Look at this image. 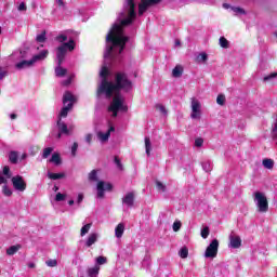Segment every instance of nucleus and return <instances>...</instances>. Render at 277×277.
Here are the masks:
<instances>
[{"label":"nucleus","mask_w":277,"mask_h":277,"mask_svg":"<svg viewBox=\"0 0 277 277\" xmlns=\"http://www.w3.org/2000/svg\"><path fill=\"white\" fill-rule=\"evenodd\" d=\"M135 8H137V0H126L123 3V9L118 16L117 22L113 25L108 34L106 35V49L104 52V65L100 70L101 83L97 87V98L105 96L109 98L115 94L113 102L108 106V114L116 118L118 113L127 114L129 107L124 103V97H122L118 92L123 90L129 92L133 84L127 78V75L118 72L115 76V83L111 82V71H109V64L116 62L120 57V53L124 51L127 42H129V37L124 36V27L131 25L135 21Z\"/></svg>","instance_id":"obj_1"},{"label":"nucleus","mask_w":277,"mask_h":277,"mask_svg":"<svg viewBox=\"0 0 277 277\" xmlns=\"http://www.w3.org/2000/svg\"><path fill=\"white\" fill-rule=\"evenodd\" d=\"M75 101L76 97L75 95H72V93L70 92H65L64 96H63V105L64 107L62 108L60 115H58V120H57V127H58V133H57V138L60 140V137H62L63 135H70V131H72V129H75V127L70 126L68 128V126H66V123L64 121H62V118H66V116H68V111H70L72 109V105H75Z\"/></svg>","instance_id":"obj_2"},{"label":"nucleus","mask_w":277,"mask_h":277,"mask_svg":"<svg viewBox=\"0 0 277 277\" xmlns=\"http://www.w3.org/2000/svg\"><path fill=\"white\" fill-rule=\"evenodd\" d=\"M75 39H69L68 43L61 44L56 48V62L57 66L55 68V75L56 77H64L68 70L64 67H62V64H64V60H66L67 53H72L75 51Z\"/></svg>","instance_id":"obj_3"},{"label":"nucleus","mask_w":277,"mask_h":277,"mask_svg":"<svg viewBox=\"0 0 277 277\" xmlns=\"http://www.w3.org/2000/svg\"><path fill=\"white\" fill-rule=\"evenodd\" d=\"M49 57V50H41L38 54H35L29 61H21L15 64L17 70H25L26 68H31L37 62H44Z\"/></svg>","instance_id":"obj_4"},{"label":"nucleus","mask_w":277,"mask_h":277,"mask_svg":"<svg viewBox=\"0 0 277 277\" xmlns=\"http://www.w3.org/2000/svg\"><path fill=\"white\" fill-rule=\"evenodd\" d=\"M253 202L259 213H267V211H269V201H267V196L265 195V193H253Z\"/></svg>","instance_id":"obj_5"},{"label":"nucleus","mask_w":277,"mask_h":277,"mask_svg":"<svg viewBox=\"0 0 277 277\" xmlns=\"http://www.w3.org/2000/svg\"><path fill=\"white\" fill-rule=\"evenodd\" d=\"M190 118L193 120H200L201 116H202V104L200 103V101L196 97H193L190 100Z\"/></svg>","instance_id":"obj_6"},{"label":"nucleus","mask_w":277,"mask_h":277,"mask_svg":"<svg viewBox=\"0 0 277 277\" xmlns=\"http://www.w3.org/2000/svg\"><path fill=\"white\" fill-rule=\"evenodd\" d=\"M219 248H220V241H217V239L212 240L206 249L205 258L215 259V256H217Z\"/></svg>","instance_id":"obj_7"},{"label":"nucleus","mask_w":277,"mask_h":277,"mask_svg":"<svg viewBox=\"0 0 277 277\" xmlns=\"http://www.w3.org/2000/svg\"><path fill=\"white\" fill-rule=\"evenodd\" d=\"M11 183L16 192H25L27 189V182L21 175L13 176Z\"/></svg>","instance_id":"obj_8"},{"label":"nucleus","mask_w":277,"mask_h":277,"mask_svg":"<svg viewBox=\"0 0 277 277\" xmlns=\"http://www.w3.org/2000/svg\"><path fill=\"white\" fill-rule=\"evenodd\" d=\"M97 198H105V192H111V184L100 181L96 185Z\"/></svg>","instance_id":"obj_9"},{"label":"nucleus","mask_w":277,"mask_h":277,"mask_svg":"<svg viewBox=\"0 0 277 277\" xmlns=\"http://www.w3.org/2000/svg\"><path fill=\"white\" fill-rule=\"evenodd\" d=\"M157 3H161V0H142L138 4V14L142 16L150 5H157Z\"/></svg>","instance_id":"obj_10"},{"label":"nucleus","mask_w":277,"mask_h":277,"mask_svg":"<svg viewBox=\"0 0 277 277\" xmlns=\"http://www.w3.org/2000/svg\"><path fill=\"white\" fill-rule=\"evenodd\" d=\"M116 129L114 126H109L108 130L106 132L100 131L97 132V140L101 142V144H105V142H109V137L111 133H114Z\"/></svg>","instance_id":"obj_11"},{"label":"nucleus","mask_w":277,"mask_h":277,"mask_svg":"<svg viewBox=\"0 0 277 277\" xmlns=\"http://www.w3.org/2000/svg\"><path fill=\"white\" fill-rule=\"evenodd\" d=\"M229 248H233L234 250L241 248V237L233 232L229 235Z\"/></svg>","instance_id":"obj_12"},{"label":"nucleus","mask_w":277,"mask_h":277,"mask_svg":"<svg viewBox=\"0 0 277 277\" xmlns=\"http://www.w3.org/2000/svg\"><path fill=\"white\" fill-rule=\"evenodd\" d=\"M134 202H135V195L133 193H128L122 198V205H126V207H133Z\"/></svg>","instance_id":"obj_13"},{"label":"nucleus","mask_w":277,"mask_h":277,"mask_svg":"<svg viewBox=\"0 0 277 277\" xmlns=\"http://www.w3.org/2000/svg\"><path fill=\"white\" fill-rule=\"evenodd\" d=\"M97 239H98V234L96 233L90 234L85 241L87 248H91V246H94V242L97 241Z\"/></svg>","instance_id":"obj_14"},{"label":"nucleus","mask_w":277,"mask_h":277,"mask_svg":"<svg viewBox=\"0 0 277 277\" xmlns=\"http://www.w3.org/2000/svg\"><path fill=\"white\" fill-rule=\"evenodd\" d=\"M55 40L61 44H68V42H66L68 40V31L61 32L58 36L55 37Z\"/></svg>","instance_id":"obj_15"},{"label":"nucleus","mask_w":277,"mask_h":277,"mask_svg":"<svg viewBox=\"0 0 277 277\" xmlns=\"http://www.w3.org/2000/svg\"><path fill=\"white\" fill-rule=\"evenodd\" d=\"M50 163H54V166H62V157L58 153L52 154V157L49 159Z\"/></svg>","instance_id":"obj_16"},{"label":"nucleus","mask_w":277,"mask_h":277,"mask_svg":"<svg viewBox=\"0 0 277 277\" xmlns=\"http://www.w3.org/2000/svg\"><path fill=\"white\" fill-rule=\"evenodd\" d=\"M122 235H124V224L119 223L115 228V237H117V239H120Z\"/></svg>","instance_id":"obj_17"},{"label":"nucleus","mask_w":277,"mask_h":277,"mask_svg":"<svg viewBox=\"0 0 277 277\" xmlns=\"http://www.w3.org/2000/svg\"><path fill=\"white\" fill-rule=\"evenodd\" d=\"M209 61V54L207 52H201L196 56L197 64H206Z\"/></svg>","instance_id":"obj_18"},{"label":"nucleus","mask_w":277,"mask_h":277,"mask_svg":"<svg viewBox=\"0 0 277 277\" xmlns=\"http://www.w3.org/2000/svg\"><path fill=\"white\" fill-rule=\"evenodd\" d=\"M172 77L179 79V77H183V66L176 65L172 70Z\"/></svg>","instance_id":"obj_19"},{"label":"nucleus","mask_w":277,"mask_h":277,"mask_svg":"<svg viewBox=\"0 0 277 277\" xmlns=\"http://www.w3.org/2000/svg\"><path fill=\"white\" fill-rule=\"evenodd\" d=\"M145 153L147 157H150V153H153V143H150V137H145Z\"/></svg>","instance_id":"obj_20"},{"label":"nucleus","mask_w":277,"mask_h":277,"mask_svg":"<svg viewBox=\"0 0 277 277\" xmlns=\"http://www.w3.org/2000/svg\"><path fill=\"white\" fill-rule=\"evenodd\" d=\"M262 164L266 170H274V160L272 158L263 159Z\"/></svg>","instance_id":"obj_21"},{"label":"nucleus","mask_w":277,"mask_h":277,"mask_svg":"<svg viewBox=\"0 0 277 277\" xmlns=\"http://www.w3.org/2000/svg\"><path fill=\"white\" fill-rule=\"evenodd\" d=\"M64 176H66L64 173L48 172V179H51V181H60V179H64Z\"/></svg>","instance_id":"obj_22"},{"label":"nucleus","mask_w":277,"mask_h":277,"mask_svg":"<svg viewBox=\"0 0 277 277\" xmlns=\"http://www.w3.org/2000/svg\"><path fill=\"white\" fill-rule=\"evenodd\" d=\"M98 272H101V267L94 266L88 269V277H97Z\"/></svg>","instance_id":"obj_23"},{"label":"nucleus","mask_w":277,"mask_h":277,"mask_svg":"<svg viewBox=\"0 0 277 277\" xmlns=\"http://www.w3.org/2000/svg\"><path fill=\"white\" fill-rule=\"evenodd\" d=\"M21 249V245H15V246H11L8 250H6V254L9 256H14V254L16 252H18Z\"/></svg>","instance_id":"obj_24"},{"label":"nucleus","mask_w":277,"mask_h":277,"mask_svg":"<svg viewBox=\"0 0 277 277\" xmlns=\"http://www.w3.org/2000/svg\"><path fill=\"white\" fill-rule=\"evenodd\" d=\"M219 44L222 49H228L230 47V43L228 42V39L225 37H220Z\"/></svg>","instance_id":"obj_25"},{"label":"nucleus","mask_w":277,"mask_h":277,"mask_svg":"<svg viewBox=\"0 0 277 277\" xmlns=\"http://www.w3.org/2000/svg\"><path fill=\"white\" fill-rule=\"evenodd\" d=\"M90 228H92V224H90V223L82 226V228L80 230L81 237H85V235H88L90 233Z\"/></svg>","instance_id":"obj_26"},{"label":"nucleus","mask_w":277,"mask_h":277,"mask_svg":"<svg viewBox=\"0 0 277 277\" xmlns=\"http://www.w3.org/2000/svg\"><path fill=\"white\" fill-rule=\"evenodd\" d=\"M179 255L181 256V259H187V256H189V250L187 249V247H183L182 249H180Z\"/></svg>","instance_id":"obj_27"},{"label":"nucleus","mask_w":277,"mask_h":277,"mask_svg":"<svg viewBox=\"0 0 277 277\" xmlns=\"http://www.w3.org/2000/svg\"><path fill=\"white\" fill-rule=\"evenodd\" d=\"M9 159H10L11 163H18V153L11 151L9 155Z\"/></svg>","instance_id":"obj_28"},{"label":"nucleus","mask_w":277,"mask_h":277,"mask_svg":"<svg viewBox=\"0 0 277 277\" xmlns=\"http://www.w3.org/2000/svg\"><path fill=\"white\" fill-rule=\"evenodd\" d=\"M52 153H53V147L44 148L43 153H42V159H49V157H51Z\"/></svg>","instance_id":"obj_29"},{"label":"nucleus","mask_w":277,"mask_h":277,"mask_svg":"<svg viewBox=\"0 0 277 277\" xmlns=\"http://www.w3.org/2000/svg\"><path fill=\"white\" fill-rule=\"evenodd\" d=\"M202 169L205 170V172H211V170H213V164L211 163V161H203Z\"/></svg>","instance_id":"obj_30"},{"label":"nucleus","mask_w":277,"mask_h":277,"mask_svg":"<svg viewBox=\"0 0 277 277\" xmlns=\"http://www.w3.org/2000/svg\"><path fill=\"white\" fill-rule=\"evenodd\" d=\"M89 181H92L93 183H96V181H98V174L96 173V170H92L89 173Z\"/></svg>","instance_id":"obj_31"},{"label":"nucleus","mask_w":277,"mask_h":277,"mask_svg":"<svg viewBox=\"0 0 277 277\" xmlns=\"http://www.w3.org/2000/svg\"><path fill=\"white\" fill-rule=\"evenodd\" d=\"M1 173L6 179H12V172L10 171V167H8V166L3 167V170L1 171Z\"/></svg>","instance_id":"obj_32"},{"label":"nucleus","mask_w":277,"mask_h":277,"mask_svg":"<svg viewBox=\"0 0 277 277\" xmlns=\"http://www.w3.org/2000/svg\"><path fill=\"white\" fill-rule=\"evenodd\" d=\"M2 194L3 196H6L8 198H10V196H12V188H9L8 185H4L2 187Z\"/></svg>","instance_id":"obj_33"},{"label":"nucleus","mask_w":277,"mask_h":277,"mask_svg":"<svg viewBox=\"0 0 277 277\" xmlns=\"http://www.w3.org/2000/svg\"><path fill=\"white\" fill-rule=\"evenodd\" d=\"M156 109L158 111H160V114H162V116H167L168 115V110H166V106H163L161 104H157L156 105Z\"/></svg>","instance_id":"obj_34"},{"label":"nucleus","mask_w":277,"mask_h":277,"mask_svg":"<svg viewBox=\"0 0 277 277\" xmlns=\"http://www.w3.org/2000/svg\"><path fill=\"white\" fill-rule=\"evenodd\" d=\"M217 105H224L226 103V96L224 94H219L216 97Z\"/></svg>","instance_id":"obj_35"},{"label":"nucleus","mask_w":277,"mask_h":277,"mask_svg":"<svg viewBox=\"0 0 277 277\" xmlns=\"http://www.w3.org/2000/svg\"><path fill=\"white\" fill-rule=\"evenodd\" d=\"M36 40H37V42H45L47 41V32L45 31H43V32H41L40 35H38L37 36V38H36Z\"/></svg>","instance_id":"obj_36"},{"label":"nucleus","mask_w":277,"mask_h":277,"mask_svg":"<svg viewBox=\"0 0 277 277\" xmlns=\"http://www.w3.org/2000/svg\"><path fill=\"white\" fill-rule=\"evenodd\" d=\"M66 200V194L57 193L55 196V202H63Z\"/></svg>","instance_id":"obj_37"},{"label":"nucleus","mask_w":277,"mask_h":277,"mask_svg":"<svg viewBox=\"0 0 277 277\" xmlns=\"http://www.w3.org/2000/svg\"><path fill=\"white\" fill-rule=\"evenodd\" d=\"M48 267H57V260H48L45 261Z\"/></svg>","instance_id":"obj_38"},{"label":"nucleus","mask_w":277,"mask_h":277,"mask_svg":"<svg viewBox=\"0 0 277 277\" xmlns=\"http://www.w3.org/2000/svg\"><path fill=\"white\" fill-rule=\"evenodd\" d=\"M105 263H107V258L105 256L96 258V265H105Z\"/></svg>","instance_id":"obj_39"},{"label":"nucleus","mask_w":277,"mask_h":277,"mask_svg":"<svg viewBox=\"0 0 277 277\" xmlns=\"http://www.w3.org/2000/svg\"><path fill=\"white\" fill-rule=\"evenodd\" d=\"M181 226H182L181 221H175L173 223V230H174V233H179V230H181Z\"/></svg>","instance_id":"obj_40"},{"label":"nucleus","mask_w":277,"mask_h":277,"mask_svg":"<svg viewBox=\"0 0 277 277\" xmlns=\"http://www.w3.org/2000/svg\"><path fill=\"white\" fill-rule=\"evenodd\" d=\"M201 237L202 239H207V237H209V227L206 226L201 229Z\"/></svg>","instance_id":"obj_41"},{"label":"nucleus","mask_w":277,"mask_h":277,"mask_svg":"<svg viewBox=\"0 0 277 277\" xmlns=\"http://www.w3.org/2000/svg\"><path fill=\"white\" fill-rule=\"evenodd\" d=\"M156 187L158 192H166V185H163V183H161L160 181L156 182Z\"/></svg>","instance_id":"obj_42"},{"label":"nucleus","mask_w":277,"mask_h":277,"mask_svg":"<svg viewBox=\"0 0 277 277\" xmlns=\"http://www.w3.org/2000/svg\"><path fill=\"white\" fill-rule=\"evenodd\" d=\"M232 11L236 14H246V11L239 6H232Z\"/></svg>","instance_id":"obj_43"},{"label":"nucleus","mask_w":277,"mask_h":277,"mask_svg":"<svg viewBox=\"0 0 277 277\" xmlns=\"http://www.w3.org/2000/svg\"><path fill=\"white\" fill-rule=\"evenodd\" d=\"M8 179L3 173L0 171V185H6L8 184Z\"/></svg>","instance_id":"obj_44"},{"label":"nucleus","mask_w":277,"mask_h":277,"mask_svg":"<svg viewBox=\"0 0 277 277\" xmlns=\"http://www.w3.org/2000/svg\"><path fill=\"white\" fill-rule=\"evenodd\" d=\"M93 138H94V134H92V133L85 134V136H84L87 144H92Z\"/></svg>","instance_id":"obj_45"},{"label":"nucleus","mask_w":277,"mask_h":277,"mask_svg":"<svg viewBox=\"0 0 277 277\" xmlns=\"http://www.w3.org/2000/svg\"><path fill=\"white\" fill-rule=\"evenodd\" d=\"M202 144H205V140H202V137H198L195 140V146H197V148H200Z\"/></svg>","instance_id":"obj_46"},{"label":"nucleus","mask_w":277,"mask_h":277,"mask_svg":"<svg viewBox=\"0 0 277 277\" xmlns=\"http://www.w3.org/2000/svg\"><path fill=\"white\" fill-rule=\"evenodd\" d=\"M72 79H75V75L69 76L68 79L63 81V85H70V83H72Z\"/></svg>","instance_id":"obj_47"},{"label":"nucleus","mask_w":277,"mask_h":277,"mask_svg":"<svg viewBox=\"0 0 277 277\" xmlns=\"http://www.w3.org/2000/svg\"><path fill=\"white\" fill-rule=\"evenodd\" d=\"M38 150H40V148H38V146H31L30 148H29V153H30V155H38Z\"/></svg>","instance_id":"obj_48"},{"label":"nucleus","mask_w":277,"mask_h":277,"mask_svg":"<svg viewBox=\"0 0 277 277\" xmlns=\"http://www.w3.org/2000/svg\"><path fill=\"white\" fill-rule=\"evenodd\" d=\"M77 148H79V144L74 143L71 146V155L75 157L77 155Z\"/></svg>","instance_id":"obj_49"},{"label":"nucleus","mask_w":277,"mask_h":277,"mask_svg":"<svg viewBox=\"0 0 277 277\" xmlns=\"http://www.w3.org/2000/svg\"><path fill=\"white\" fill-rule=\"evenodd\" d=\"M272 133H273V136L277 140V120L273 124Z\"/></svg>","instance_id":"obj_50"},{"label":"nucleus","mask_w":277,"mask_h":277,"mask_svg":"<svg viewBox=\"0 0 277 277\" xmlns=\"http://www.w3.org/2000/svg\"><path fill=\"white\" fill-rule=\"evenodd\" d=\"M275 77H277L276 72L271 74V75L264 77V81H272L273 79H275Z\"/></svg>","instance_id":"obj_51"},{"label":"nucleus","mask_w":277,"mask_h":277,"mask_svg":"<svg viewBox=\"0 0 277 277\" xmlns=\"http://www.w3.org/2000/svg\"><path fill=\"white\" fill-rule=\"evenodd\" d=\"M18 12H25V10H27V4H25V2H22L18 6H17Z\"/></svg>","instance_id":"obj_52"},{"label":"nucleus","mask_w":277,"mask_h":277,"mask_svg":"<svg viewBox=\"0 0 277 277\" xmlns=\"http://www.w3.org/2000/svg\"><path fill=\"white\" fill-rule=\"evenodd\" d=\"M115 163L119 170H122V162H120V159H118V157L115 158Z\"/></svg>","instance_id":"obj_53"},{"label":"nucleus","mask_w":277,"mask_h":277,"mask_svg":"<svg viewBox=\"0 0 277 277\" xmlns=\"http://www.w3.org/2000/svg\"><path fill=\"white\" fill-rule=\"evenodd\" d=\"M83 202V194H78V197H77V205H80Z\"/></svg>","instance_id":"obj_54"},{"label":"nucleus","mask_w":277,"mask_h":277,"mask_svg":"<svg viewBox=\"0 0 277 277\" xmlns=\"http://www.w3.org/2000/svg\"><path fill=\"white\" fill-rule=\"evenodd\" d=\"M5 75H8V71L3 70V68L0 67V81L1 79H3V77H5Z\"/></svg>","instance_id":"obj_55"},{"label":"nucleus","mask_w":277,"mask_h":277,"mask_svg":"<svg viewBox=\"0 0 277 277\" xmlns=\"http://www.w3.org/2000/svg\"><path fill=\"white\" fill-rule=\"evenodd\" d=\"M224 10H233V6L228 3H223Z\"/></svg>","instance_id":"obj_56"},{"label":"nucleus","mask_w":277,"mask_h":277,"mask_svg":"<svg viewBox=\"0 0 277 277\" xmlns=\"http://www.w3.org/2000/svg\"><path fill=\"white\" fill-rule=\"evenodd\" d=\"M56 5H60L61 8H64V1L62 0H55Z\"/></svg>","instance_id":"obj_57"},{"label":"nucleus","mask_w":277,"mask_h":277,"mask_svg":"<svg viewBox=\"0 0 277 277\" xmlns=\"http://www.w3.org/2000/svg\"><path fill=\"white\" fill-rule=\"evenodd\" d=\"M28 267H29V269L36 268V263H34V262L28 263Z\"/></svg>","instance_id":"obj_58"},{"label":"nucleus","mask_w":277,"mask_h":277,"mask_svg":"<svg viewBox=\"0 0 277 277\" xmlns=\"http://www.w3.org/2000/svg\"><path fill=\"white\" fill-rule=\"evenodd\" d=\"M10 118H11V120H16V114H11Z\"/></svg>","instance_id":"obj_59"},{"label":"nucleus","mask_w":277,"mask_h":277,"mask_svg":"<svg viewBox=\"0 0 277 277\" xmlns=\"http://www.w3.org/2000/svg\"><path fill=\"white\" fill-rule=\"evenodd\" d=\"M68 205H69V207H72V205H75V200L70 199V200L68 201Z\"/></svg>","instance_id":"obj_60"},{"label":"nucleus","mask_w":277,"mask_h":277,"mask_svg":"<svg viewBox=\"0 0 277 277\" xmlns=\"http://www.w3.org/2000/svg\"><path fill=\"white\" fill-rule=\"evenodd\" d=\"M175 47H181V41L180 40H175Z\"/></svg>","instance_id":"obj_61"},{"label":"nucleus","mask_w":277,"mask_h":277,"mask_svg":"<svg viewBox=\"0 0 277 277\" xmlns=\"http://www.w3.org/2000/svg\"><path fill=\"white\" fill-rule=\"evenodd\" d=\"M53 192H60V187L58 186H54L53 187Z\"/></svg>","instance_id":"obj_62"},{"label":"nucleus","mask_w":277,"mask_h":277,"mask_svg":"<svg viewBox=\"0 0 277 277\" xmlns=\"http://www.w3.org/2000/svg\"><path fill=\"white\" fill-rule=\"evenodd\" d=\"M22 159L24 160V159H27V154H23L22 155Z\"/></svg>","instance_id":"obj_63"},{"label":"nucleus","mask_w":277,"mask_h":277,"mask_svg":"<svg viewBox=\"0 0 277 277\" xmlns=\"http://www.w3.org/2000/svg\"><path fill=\"white\" fill-rule=\"evenodd\" d=\"M16 54H17V55H21V52H17ZM16 54H13V57H14Z\"/></svg>","instance_id":"obj_64"}]
</instances>
